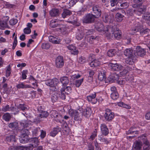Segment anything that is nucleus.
<instances>
[{
	"mask_svg": "<svg viewBox=\"0 0 150 150\" xmlns=\"http://www.w3.org/2000/svg\"><path fill=\"white\" fill-rule=\"evenodd\" d=\"M105 33V36L108 39L114 37L117 39H119L120 38L121 35L120 31L115 25H110V27H109L108 31Z\"/></svg>",
	"mask_w": 150,
	"mask_h": 150,
	"instance_id": "obj_1",
	"label": "nucleus"
},
{
	"mask_svg": "<svg viewBox=\"0 0 150 150\" xmlns=\"http://www.w3.org/2000/svg\"><path fill=\"white\" fill-rule=\"evenodd\" d=\"M50 115L57 122H61L62 121H63V118L62 115L55 110H52L51 111Z\"/></svg>",
	"mask_w": 150,
	"mask_h": 150,
	"instance_id": "obj_2",
	"label": "nucleus"
},
{
	"mask_svg": "<svg viewBox=\"0 0 150 150\" xmlns=\"http://www.w3.org/2000/svg\"><path fill=\"white\" fill-rule=\"evenodd\" d=\"M97 17L92 14L88 13L86 14L84 18L83 21L86 23H92L94 22Z\"/></svg>",
	"mask_w": 150,
	"mask_h": 150,
	"instance_id": "obj_3",
	"label": "nucleus"
},
{
	"mask_svg": "<svg viewBox=\"0 0 150 150\" xmlns=\"http://www.w3.org/2000/svg\"><path fill=\"white\" fill-rule=\"evenodd\" d=\"M109 27H110V26H107L105 28L104 25L101 23H98L95 26L97 30L99 32H104L105 34V32L108 31Z\"/></svg>",
	"mask_w": 150,
	"mask_h": 150,
	"instance_id": "obj_4",
	"label": "nucleus"
},
{
	"mask_svg": "<svg viewBox=\"0 0 150 150\" xmlns=\"http://www.w3.org/2000/svg\"><path fill=\"white\" fill-rule=\"evenodd\" d=\"M59 82V80L56 78L53 79H49L45 81L46 84L50 87H54Z\"/></svg>",
	"mask_w": 150,
	"mask_h": 150,
	"instance_id": "obj_5",
	"label": "nucleus"
},
{
	"mask_svg": "<svg viewBox=\"0 0 150 150\" xmlns=\"http://www.w3.org/2000/svg\"><path fill=\"white\" fill-rule=\"evenodd\" d=\"M104 117L105 120L108 121H110L113 119L114 117V114L110 110L107 109L106 110Z\"/></svg>",
	"mask_w": 150,
	"mask_h": 150,
	"instance_id": "obj_6",
	"label": "nucleus"
},
{
	"mask_svg": "<svg viewBox=\"0 0 150 150\" xmlns=\"http://www.w3.org/2000/svg\"><path fill=\"white\" fill-rule=\"evenodd\" d=\"M145 50L144 49L141 48L139 46L137 47L135 52L134 53V56L140 57L144 56L145 55Z\"/></svg>",
	"mask_w": 150,
	"mask_h": 150,
	"instance_id": "obj_7",
	"label": "nucleus"
},
{
	"mask_svg": "<svg viewBox=\"0 0 150 150\" xmlns=\"http://www.w3.org/2000/svg\"><path fill=\"white\" fill-rule=\"evenodd\" d=\"M64 64L63 58L61 56H58L56 60V67L58 68H61Z\"/></svg>",
	"mask_w": 150,
	"mask_h": 150,
	"instance_id": "obj_8",
	"label": "nucleus"
},
{
	"mask_svg": "<svg viewBox=\"0 0 150 150\" xmlns=\"http://www.w3.org/2000/svg\"><path fill=\"white\" fill-rule=\"evenodd\" d=\"M93 13L95 14L97 18L99 17L101 14V11L100 8L98 5H94L93 6Z\"/></svg>",
	"mask_w": 150,
	"mask_h": 150,
	"instance_id": "obj_9",
	"label": "nucleus"
},
{
	"mask_svg": "<svg viewBox=\"0 0 150 150\" xmlns=\"http://www.w3.org/2000/svg\"><path fill=\"white\" fill-rule=\"evenodd\" d=\"M109 65L111 67V69L115 71H120L122 70L123 68V67L121 65L117 63H110Z\"/></svg>",
	"mask_w": 150,
	"mask_h": 150,
	"instance_id": "obj_10",
	"label": "nucleus"
},
{
	"mask_svg": "<svg viewBox=\"0 0 150 150\" xmlns=\"http://www.w3.org/2000/svg\"><path fill=\"white\" fill-rule=\"evenodd\" d=\"M84 30L82 28L78 29L76 32V38L78 40H81L84 36Z\"/></svg>",
	"mask_w": 150,
	"mask_h": 150,
	"instance_id": "obj_11",
	"label": "nucleus"
},
{
	"mask_svg": "<svg viewBox=\"0 0 150 150\" xmlns=\"http://www.w3.org/2000/svg\"><path fill=\"white\" fill-rule=\"evenodd\" d=\"M9 20V17L6 16L4 18L3 21L0 20V29H3L4 28L7 27V22Z\"/></svg>",
	"mask_w": 150,
	"mask_h": 150,
	"instance_id": "obj_12",
	"label": "nucleus"
},
{
	"mask_svg": "<svg viewBox=\"0 0 150 150\" xmlns=\"http://www.w3.org/2000/svg\"><path fill=\"white\" fill-rule=\"evenodd\" d=\"M103 21L105 23L108 22L110 21V23H112L114 20V16L113 15L109 16L108 14L105 13Z\"/></svg>",
	"mask_w": 150,
	"mask_h": 150,
	"instance_id": "obj_13",
	"label": "nucleus"
},
{
	"mask_svg": "<svg viewBox=\"0 0 150 150\" xmlns=\"http://www.w3.org/2000/svg\"><path fill=\"white\" fill-rule=\"evenodd\" d=\"M133 51L132 49L129 48L126 49L124 51V55L128 57L134 58V55L133 53Z\"/></svg>",
	"mask_w": 150,
	"mask_h": 150,
	"instance_id": "obj_14",
	"label": "nucleus"
},
{
	"mask_svg": "<svg viewBox=\"0 0 150 150\" xmlns=\"http://www.w3.org/2000/svg\"><path fill=\"white\" fill-rule=\"evenodd\" d=\"M142 142L141 141H136L134 143L133 147L136 149L139 150L142 148Z\"/></svg>",
	"mask_w": 150,
	"mask_h": 150,
	"instance_id": "obj_15",
	"label": "nucleus"
},
{
	"mask_svg": "<svg viewBox=\"0 0 150 150\" xmlns=\"http://www.w3.org/2000/svg\"><path fill=\"white\" fill-rule=\"evenodd\" d=\"M138 132L137 130V129L135 127H133L131 128L127 132V134H133V135L132 136H129V137H134L135 135L134 134H138Z\"/></svg>",
	"mask_w": 150,
	"mask_h": 150,
	"instance_id": "obj_16",
	"label": "nucleus"
},
{
	"mask_svg": "<svg viewBox=\"0 0 150 150\" xmlns=\"http://www.w3.org/2000/svg\"><path fill=\"white\" fill-rule=\"evenodd\" d=\"M49 13L51 16H57L59 15V10L56 8H53L50 11Z\"/></svg>",
	"mask_w": 150,
	"mask_h": 150,
	"instance_id": "obj_17",
	"label": "nucleus"
},
{
	"mask_svg": "<svg viewBox=\"0 0 150 150\" xmlns=\"http://www.w3.org/2000/svg\"><path fill=\"white\" fill-rule=\"evenodd\" d=\"M91 109L90 108H87L84 110L82 112V114L85 117H89L91 114Z\"/></svg>",
	"mask_w": 150,
	"mask_h": 150,
	"instance_id": "obj_18",
	"label": "nucleus"
},
{
	"mask_svg": "<svg viewBox=\"0 0 150 150\" xmlns=\"http://www.w3.org/2000/svg\"><path fill=\"white\" fill-rule=\"evenodd\" d=\"M101 129L102 134L106 135L109 133V131L106 126L104 124H102L101 126Z\"/></svg>",
	"mask_w": 150,
	"mask_h": 150,
	"instance_id": "obj_19",
	"label": "nucleus"
},
{
	"mask_svg": "<svg viewBox=\"0 0 150 150\" xmlns=\"http://www.w3.org/2000/svg\"><path fill=\"white\" fill-rule=\"evenodd\" d=\"M96 96V93H94L93 94L87 96V98L89 102H91L92 103L95 104L97 102V100H95L93 101V100H94Z\"/></svg>",
	"mask_w": 150,
	"mask_h": 150,
	"instance_id": "obj_20",
	"label": "nucleus"
},
{
	"mask_svg": "<svg viewBox=\"0 0 150 150\" xmlns=\"http://www.w3.org/2000/svg\"><path fill=\"white\" fill-rule=\"evenodd\" d=\"M71 116L74 117V120L77 121H81V118L79 116V113L76 111H73L71 113Z\"/></svg>",
	"mask_w": 150,
	"mask_h": 150,
	"instance_id": "obj_21",
	"label": "nucleus"
},
{
	"mask_svg": "<svg viewBox=\"0 0 150 150\" xmlns=\"http://www.w3.org/2000/svg\"><path fill=\"white\" fill-rule=\"evenodd\" d=\"M68 48L71 51V53L74 55H76L78 53V51L76 50V47L72 45L67 46Z\"/></svg>",
	"mask_w": 150,
	"mask_h": 150,
	"instance_id": "obj_22",
	"label": "nucleus"
},
{
	"mask_svg": "<svg viewBox=\"0 0 150 150\" xmlns=\"http://www.w3.org/2000/svg\"><path fill=\"white\" fill-rule=\"evenodd\" d=\"M72 14L71 12L67 9H64L62 14V17L63 18H65L68 17Z\"/></svg>",
	"mask_w": 150,
	"mask_h": 150,
	"instance_id": "obj_23",
	"label": "nucleus"
},
{
	"mask_svg": "<svg viewBox=\"0 0 150 150\" xmlns=\"http://www.w3.org/2000/svg\"><path fill=\"white\" fill-rule=\"evenodd\" d=\"M100 64V61L98 59H95L89 64V65L91 67H94L98 66Z\"/></svg>",
	"mask_w": 150,
	"mask_h": 150,
	"instance_id": "obj_24",
	"label": "nucleus"
},
{
	"mask_svg": "<svg viewBox=\"0 0 150 150\" xmlns=\"http://www.w3.org/2000/svg\"><path fill=\"white\" fill-rule=\"evenodd\" d=\"M6 139V141L9 142H15L16 141L15 135H11L7 136Z\"/></svg>",
	"mask_w": 150,
	"mask_h": 150,
	"instance_id": "obj_25",
	"label": "nucleus"
},
{
	"mask_svg": "<svg viewBox=\"0 0 150 150\" xmlns=\"http://www.w3.org/2000/svg\"><path fill=\"white\" fill-rule=\"evenodd\" d=\"M102 72L99 73L98 76V79L100 81H104L106 78L105 72L104 71H102Z\"/></svg>",
	"mask_w": 150,
	"mask_h": 150,
	"instance_id": "obj_26",
	"label": "nucleus"
},
{
	"mask_svg": "<svg viewBox=\"0 0 150 150\" xmlns=\"http://www.w3.org/2000/svg\"><path fill=\"white\" fill-rule=\"evenodd\" d=\"M30 129H28L23 128L20 131L21 136H28L29 134Z\"/></svg>",
	"mask_w": 150,
	"mask_h": 150,
	"instance_id": "obj_27",
	"label": "nucleus"
},
{
	"mask_svg": "<svg viewBox=\"0 0 150 150\" xmlns=\"http://www.w3.org/2000/svg\"><path fill=\"white\" fill-rule=\"evenodd\" d=\"M123 15H121V13L118 12L115 15V18L117 22H120L123 20Z\"/></svg>",
	"mask_w": 150,
	"mask_h": 150,
	"instance_id": "obj_28",
	"label": "nucleus"
},
{
	"mask_svg": "<svg viewBox=\"0 0 150 150\" xmlns=\"http://www.w3.org/2000/svg\"><path fill=\"white\" fill-rule=\"evenodd\" d=\"M49 41L53 43L59 44L60 42L59 40H58L57 39L52 36H50L49 37Z\"/></svg>",
	"mask_w": 150,
	"mask_h": 150,
	"instance_id": "obj_29",
	"label": "nucleus"
},
{
	"mask_svg": "<svg viewBox=\"0 0 150 150\" xmlns=\"http://www.w3.org/2000/svg\"><path fill=\"white\" fill-rule=\"evenodd\" d=\"M135 59L134 58L128 57L125 59V62L126 63L129 65H132L134 63Z\"/></svg>",
	"mask_w": 150,
	"mask_h": 150,
	"instance_id": "obj_30",
	"label": "nucleus"
},
{
	"mask_svg": "<svg viewBox=\"0 0 150 150\" xmlns=\"http://www.w3.org/2000/svg\"><path fill=\"white\" fill-rule=\"evenodd\" d=\"M60 81L63 85H67L69 82V80L67 77L64 76L60 78Z\"/></svg>",
	"mask_w": 150,
	"mask_h": 150,
	"instance_id": "obj_31",
	"label": "nucleus"
},
{
	"mask_svg": "<svg viewBox=\"0 0 150 150\" xmlns=\"http://www.w3.org/2000/svg\"><path fill=\"white\" fill-rule=\"evenodd\" d=\"M59 97V93L57 92H53L52 94L51 99L52 102H55L57 100Z\"/></svg>",
	"mask_w": 150,
	"mask_h": 150,
	"instance_id": "obj_32",
	"label": "nucleus"
},
{
	"mask_svg": "<svg viewBox=\"0 0 150 150\" xmlns=\"http://www.w3.org/2000/svg\"><path fill=\"white\" fill-rule=\"evenodd\" d=\"M8 126L10 128L15 129L18 128V124L16 122H11L8 124Z\"/></svg>",
	"mask_w": 150,
	"mask_h": 150,
	"instance_id": "obj_33",
	"label": "nucleus"
},
{
	"mask_svg": "<svg viewBox=\"0 0 150 150\" xmlns=\"http://www.w3.org/2000/svg\"><path fill=\"white\" fill-rule=\"evenodd\" d=\"M20 138V141L21 143H25L28 141V136H21Z\"/></svg>",
	"mask_w": 150,
	"mask_h": 150,
	"instance_id": "obj_34",
	"label": "nucleus"
},
{
	"mask_svg": "<svg viewBox=\"0 0 150 150\" xmlns=\"http://www.w3.org/2000/svg\"><path fill=\"white\" fill-rule=\"evenodd\" d=\"M140 138L141 140L142 141L144 144L145 145L144 146H150V143L148 141L145 136H142L140 137Z\"/></svg>",
	"mask_w": 150,
	"mask_h": 150,
	"instance_id": "obj_35",
	"label": "nucleus"
},
{
	"mask_svg": "<svg viewBox=\"0 0 150 150\" xmlns=\"http://www.w3.org/2000/svg\"><path fill=\"white\" fill-rule=\"evenodd\" d=\"M16 87L18 88H31V86L29 85H24L22 83H21L18 84L16 86Z\"/></svg>",
	"mask_w": 150,
	"mask_h": 150,
	"instance_id": "obj_36",
	"label": "nucleus"
},
{
	"mask_svg": "<svg viewBox=\"0 0 150 150\" xmlns=\"http://www.w3.org/2000/svg\"><path fill=\"white\" fill-rule=\"evenodd\" d=\"M11 118L10 114L8 113L4 114L2 116L3 119L6 121H9Z\"/></svg>",
	"mask_w": 150,
	"mask_h": 150,
	"instance_id": "obj_37",
	"label": "nucleus"
},
{
	"mask_svg": "<svg viewBox=\"0 0 150 150\" xmlns=\"http://www.w3.org/2000/svg\"><path fill=\"white\" fill-rule=\"evenodd\" d=\"M49 115L48 113L46 111H42L41 113L39 115V117L40 118H46Z\"/></svg>",
	"mask_w": 150,
	"mask_h": 150,
	"instance_id": "obj_38",
	"label": "nucleus"
},
{
	"mask_svg": "<svg viewBox=\"0 0 150 150\" xmlns=\"http://www.w3.org/2000/svg\"><path fill=\"white\" fill-rule=\"evenodd\" d=\"M63 91L67 94H69L72 91V89L70 86H67L66 88L62 89Z\"/></svg>",
	"mask_w": 150,
	"mask_h": 150,
	"instance_id": "obj_39",
	"label": "nucleus"
},
{
	"mask_svg": "<svg viewBox=\"0 0 150 150\" xmlns=\"http://www.w3.org/2000/svg\"><path fill=\"white\" fill-rule=\"evenodd\" d=\"M41 132L40 129L39 127L35 128L32 131L33 136H37L38 133Z\"/></svg>",
	"mask_w": 150,
	"mask_h": 150,
	"instance_id": "obj_40",
	"label": "nucleus"
},
{
	"mask_svg": "<svg viewBox=\"0 0 150 150\" xmlns=\"http://www.w3.org/2000/svg\"><path fill=\"white\" fill-rule=\"evenodd\" d=\"M116 53V51L115 49L111 50L108 51L107 52V54L110 57L113 56Z\"/></svg>",
	"mask_w": 150,
	"mask_h": 150,
	"instance_id": "obj_41",
	"label": "nucleus"
},
{
	"mask_svg": "<svg viewBox=\"0 0 150 150\" xmlns=\"http://www.w3.org/2000/svg\"><path fill=\"white\" fill-rule=\"evenodd\" d=\"M111 97L114 100H115L118 98V94L117 92L110 93Z\"/></svg>",
	"mask_w": 150,
	"mask_h": 150,
	"instance_id": "obj_42",
	"label": "nucleus"
},
{
	"mask_svg": "<svg viewBox=\"0 0 150 150\" xmlns=\"http://www.w3.org/2000/svg\"><path fill=\"white\" fill-rule=\"evenodd\" d=\"M21 125L23 127V128L28 129H29L30 128H31V125L27 123L24 124L23 123L21 122Z\"/></svg>",
	"mask_w": 150,
	"mask_h": 150,
	"instance_id": "obj_43",
	"label": "nucleus"
},
{
	"mask_svg": "<svg viewBox=\"0 0 150 150\" xmlns=\"http://www.w3.org/2000/svg\"><path fill=\"white\" fill-rule=\"evenodd\" d=\"M59 131V129L55 128L53 131L50 133V135L52 137H54Z\"/></svg>",
	"mask_w": 150,
	"mask_h": 150,
	"instance_id": "obj_44",
	"label": "nucleus"
},
{
	"mask_svg": "<svg viewBox=\"0 0 150 150\" xmlns=\"http://www.w3.org/2000/svg\"><path fill=\"white\" fill-rule=\"evenodd\" d=\"M62 128L67 133H68L69 132V129L67 124L66 123H64L63 124Z\"/></svg>",
	"mask_w": 150,
	"mask_h": 150,
	"instance_id": "obj_45",
	"label": "nucleus"
},
{
	"mask_svg": "<svg viewBox=\"0 0 150 150\" xmlns=\"http://www.w3.org/2000/svg\"><path fill=\"white\" fill-rule=\"evenodd\" d=\"M56 21H52L50 24V26L52 28H55L59 26V25L56 24Z\"/></svg>",
	"mask_w": 150,
	"mask_h": 150,
	"instance_id": "obj_46",
	"label": "nucleus"
},
{
	"mask_svg": "<svg viewBox=\"0 0 150 150\" xmlns=\"http://www.w3.org/2000/svg\"><path fill=\"white\" fill-rule=\"evenodd\" d=\"M50 45L48 43H42L41 45V48L42 49H48L50 48Z\"/></svg>",
	"mask_w": 150,
	"mask_h": 150,
	"instance_id": "obj_47",
	"label": "nucleus"
},
{
	"mask_svg": "<svg viewBox=\"0 0 150 150\" xmlns=\"http://www.w3.org/2000/svg\"><path fill=\"white\" fill-rule=\"evenodd\" d=\"M110 78L113 81L117 80L119 79V77L117 74H113L111 76Z\"/></svg>",
	"mask_w": 150,
	"mask_h": 150,
	"instance_id": "obj_48",
	"label": "nucleus"
},
{
	"mask_svg": "<svg viewBox=\"0 0 150 150\" xmlns=\"http://www.w3.org/2000/svg\"><path fill=\"white\" fill-rule=\"evenodd\" d=\"M61 92L59 93V97L62 100H64L65 99V95L64 94V92L62 90H61Z\"/></svg>",
	"mask_w": 150,
	"mask_h": 150,
	"instance_id": "obj_49",
	"label": "nucleus"
},
{
	"mask_svg": "<svg viewBox=\"0 0 150 150\" xmlns=\"http://www.w3.org/2000/svg\"><path fill=\"white\" fill-rule=\"evenodd\" d=\"M11 66L10 65H8L7 68V70L6 71V76L8 77V76H9L11 73Z\"/></svg>",
	"mask_w": 150,
	"mask_h": 150,
	"instance_id": "obj_50",
	"label": "nucleus"
},
{
	"mask_svg": "<svg viewBox=\"0 0 150 150\" xmlns=\"http://www.w3.org/2000/svg\"><path fill=\"white\" fill-rule=\"evenodd\" d=\"M118 105L119 106L123 107L127 109H129L130 107V106L124 104L123 102H120L118 103Z\"/></svg>",
	"mask_w": 150,
	"mask_h": 150,
	"instance_id": "obj_51",
	"label": "nucleus"
},
{
	"mask_svg": "<svg viewBox=\"0 0 150 150\" xmlns=\"http://www.w3.org/2000/svg\"><path fill=\"white\" fill-rule=\"evenodd\" d=\"M83 81V79L76 81L75 84L76 87H79L81 85Z\"/></svg>",
	"mask_w": 150,
	"mask_h": 150,
	"instance_id": "obj_52",
	"label": "nucleus"
},
{
	"mask_svg": "<svg viewBox=\"0 0 150 150\" xmlns=\"http://www.w3.org/2000/svg\"><path fill=\"white\" fill-rule=\"evenodd\" d=\"M36 146V145H34L33 144H30L29 145L26 147V150H32L33 148Z\"/></svg>",
	"mask_w": 150,
	"mask_h": 150,
	"instance_id": "obj_53",
	"label": "nucleus"
},
{
	"mask_svg": "<svg viewBox=\"0 0 150 150\" xmlns=\"http://www.w3.org/2000/svg\"><path fill=\"white\" fill-rule=\"evenodd\" d=\"M138 11L140 13H144L146 11V7L145 6V7H139V8H138Z\"/></svg>",
	"mask_w": 150,
	"mask_h": 150,
	"instance_id": "obj_54",
	"label": "nucleus"
},
{
	"mask_svg": "<svg viewBox=\"0 0 150 150\" xmlns=\"http://www.w3.org/2000/svg\"><path fill=\"white\" fill-rule=\"evenodd\" d=\"M68 22L69 23H72L76 26H79L80 24V23H77V20L76 18L73 21H69Z\"/></svg>",
	"mask_w": 150,
	"mask_h": 150,
	"instance_id": "obj_55",
	"label": "nucleus"
},
{
	"mask_svg": "<svg viewBox=\"0 0 150 150\" xmlns=\"http://www.w3.org/2000/svg\"><path fill=\"white\" fill-rule=\"evenodd\" d=\"M17 22L18 20L16 19H12L9 21L10 24L11 25H15Z\"/></svg>",
	"mask_w": 150,
	"mask_h": 150,
	"instance_id": "obj_56",
	"label": "nucleus"
},
{
	"mask_svg": "<svg viewBox=\"0 0 150 150\" xmlns=\"http://www.w3.org/2000/svg\"><path fill=\"white\" fill-rule=\"evenodd\" d=\"M97 135V131L96 129L94 131L92 134L91 135L90 137V139H91L92 140H93L95 137Z\"/></svg>",
	"mask_w": 150,
	"mask_h": 150,
	"instance_id": "obj_57",
	"label": "nucleus"
},
{
	"mask_svg": "<svg viewBox=\"0 0 150 150\" xmlns=\"http://www.w3.org/2000/svg\"><path fill=\"white\" fill-rule=\"evenodd\" d=\"M18 109H21L22 110H24L27 109V108L25 106L24 104H20L17 107Z\"/></svg>",
	"mask_w": 150,
	"mask_h": 150,
	"instance_id": "obj_58",
	"label": "nucleus"
},
{
	"mask_svg": "<svg viewBox=\"0 0 150 150\" xmlns=\"http://www.w3.org/2000/svg\"><path fill=\"white\" fill-rule=\"evenodd\" d=\"M28 71L25 70L23 71L22 72V78L23 79H26V74H27Z\"/></svg>",
	"mask_w": 150,
	"mask_h": 150,
	"instance_id": "obj_59",
	"label": "nucleus"
},
{
	"mask_svg": "<svg viewBox=\"0 0 150 150\" xmlns=\"http://www.w3.org/2000/svg\"><path fill=\"white\" fill-rule=\"evenodd\" d=\"M32 142L34 145H36V146L38 145V139L37 137L34 138L32 140Z\"/></svg>",
	"mask_w": 150,
	"mask_h": 150,
	"instance_id": "obj_60",
	"label": "nucleus"
},
{
	"mask_svg": "<svg viewBox=\"0 0 150 150\" xmlns=\"http://www.w3.org/2000/svg\"><path fill=\"white\" fill-rule=\"evenodd\" d=\"M126 79L123 78L120 79L119 80H117L118 83L120 84H123L125 83L126 81H127Z\"/></svg>",
	"mask_w": 150,
	"mask_h": 150,
	"instance_id": "obj_61",
	"label": "nucleus"
},
{
	"mask_svg": "<svg viewBox=\"0 0 150 150\" xmlns=\"http://www.w3.org/2000/svg\"><path fill=\"white\" fill-rule=\"evenodd\" d=\"M129 6L127 2L123 3L120 4L122 8L125 9L127 8Z\"/></svg>",
	"mask_w": 150,
	"mask_h": 150,
	"instance_id": "obj_62",
	"label": "nucleus"
},
{
	"mask_svg": "<svg viewBox=\"0 0 150 150\" xmlns=\"http://www.w3.org/2000/svg\"><path fill=\"white\" fill-rule=\"evenodd\" d=\"M31 32V29L29 28H25L24 29V33L25 34H29Z\"/></svg>",
	"mask_w": 150,
	"mask_h": 150,
	"instance_id": "obj_63",
	"label": "nucleus"
},
{
	"mask_svg": "<svg viewBox=\"0 0 150 150\" xmlns=\"http://www.w3.org/2000/svg\"><path fill=\"white\" fill-rule=\"evenodd\" d=\"M142 4H140L136 3L132 5V7L134 8H138L141 6Z\"/></svg>",
	"mask_w": 150,
	"mask_h": 150,
	"instance_id": "obj_64",
	"label": "nucleus"
}]
</instances>
